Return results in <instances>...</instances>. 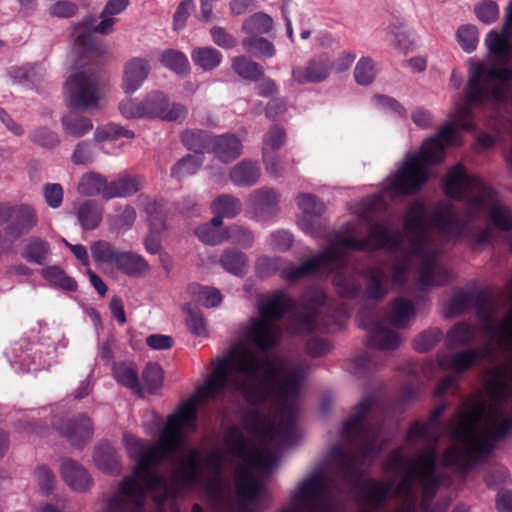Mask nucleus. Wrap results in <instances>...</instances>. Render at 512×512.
<instances>
[{
    "label": "nucleus",
    "instance_id": "1",
    "mask_svg": "<svg viewBox=\"0 0 512 512\" xmlns=\"http://www.w3.org/2000/svg\"><path fill=\"white\" fill-rule=\"evenodd\" d=\"M295 306V301L281 290L261 296L258 299L259 317L251 320L247 339L262 352L274 348L281 337V329L276 322ZM306 375L307 370L302 365L280 372L275 361L265 353L238 345L224 357L217 358L215 368L197 394L201 400L215 399L229 385L234 391H239L247 402L260 404L266 401L269 388L276 386V395L281 403L277 421L257 411L247 412L242 419L244 427L262 439L263 449L249 443L237 426H230L224 435V441L234 456L247 466L269 471L278 462V455L270 449H283L294 443L296 402Z\"/></svg>",
    "mask_w": 512,
    "mask_h": 512
},
{
    "label": "nucleus",
    "instance_id": "2",
    "mask_svg": "<svg viewBox=\"0 0 512 512\" xmlns=\"http://www.w3.org/2000/svg\"><path fill=\"white\" fill-rule=\"evenodd\" d=\"M196 418V403L194 399H190L180 406L177 413L168 417L156 445L132 434H124L125 447L136 464L132 475L121 481L118 491L109 500V512H145L147 491L155 493L157 503L163 504L172 491L165 476L156 468L172 454L177 455L178 462L173 479L180 488L196 487L207 473L204 494L208 504L213 509L224 504V452L216 449L202 457L199 449L183 447V429L187 427L194 431Z\"/></svg>",
    "mask_w": 512,
    "mask_h": 512
},
{
    "label": "nucleus",
    "instance_id": "3",
    "mask_svg": "<svg viewBox=\"0 0 512 512\" xmlns=\"http://www.w3.org/2000/svg\"><path fill=\"white\" fill-rule=\"evenodd\" d=\"M485 391L489 406L480 395H473L462 402L448 423L450 439L462 446L454 444L443 452L442 467L466 474L512 432V360L491 370Z\"/></svg>",
    "mask_w": 512,
    "mask_h": 512
},
{
    "label": "nucleus",
    "instance_id": "4",
    "mask_svg": "<svg viewBox=\"0 0 512 512\" xmlns=\"http://www.w3.org/2000/svg\"><path fill=\"white\" fill-rule=\"evenodd\" d=\"M443 190L447 197L465 199L466 193L476 196L466 199V213L460 216L452 203L441 201L430 216V225L449 238H460L480 215L488 211L492 224L503 231L512 230V211L498 203L496 192L481 178L467 173L462 164L451 168L443 179Z\"/></svg>",
    "mask_w": 512,
    "mask_h": 512
},
{
    "label": "nucleus",
    "instance_id": "5",
    "mask_svg": "<svg viewBox=\"0 0 512 512\" xmlns=\"http://www.w3.org/2000/svg\"><path fill=\"white\" fill-rule=\"evenodd\" d=\"M445 404L437 406L426 422H415L408 430L407 440L421 439L427 443L426 449L416 457L406 458L401 451L390 454L387 467L401 473L399 490L411 493V482L417 479L425 488V497L431 499L440 487V479L436 472L437 443L441 438L440 417L446 410Z\"/></svg>",
    "mask_w": 512,
    "mask_h": 512
},
{
    "label": "nucleus",
    "instance_id": "6",
    "mask_svg": "<svg viewBox=\"0 0 512 512\" xmlns=\"http://www.w3.org/2000/svg\"><path fill=\"white\" fill-rule=\"evenodd\" d=\"M373 405L374 398L365 397L355 406L353 414L343 422L341 437L355 450H347L341 444H334L331 448L337 474L350 486L360 481L364 461L375 459L382 450L379 429L367 420Z\"/></svg>",
    "mask_w": 512,
    "mask_h": 512
},
{
    "label": "nucleus",
    "instance_id": "7",
    "mask_svg": "<svg viewBox=\"0 0 512 512\" xmlns=\"http://www.w3.org/2000/svg\"><path fill=\"white\" fill-rule=\"evenodd\" d=\"M400 240L401 233L398 230L390 232L383 224H372L368 236L363 239L336 233L329 239L328 245L321 252L300 265L283 263L281 278L287 282H294L317 272L336 274V270L343 268L350 260L345 251L347 248L365 250L369 247H383L393 249Z\"/></svg>",
    "mask_w": 512,
    "mask_h": 512
},
{
    "label": "nucleus",
    "instance_id": "8",
    "mask_svg": "<svg viewBox=\"0 0 512 512\" xmlns=\"http://www.w3.org/2000/svg\"><path fill=\"white\" fill-rule=\"evenodd\" d=\"M512 81V69L495 68L483 62H474L469 68L465 87L466 103L458 104L454 110L455 122L464 130L474 129L473 107L487 103L503 104L508 98V82Z\"/></svg>",
    "mask_w": 512,
    "mask_h": 512
},
{
    "label": "nucleus",
    "instance_id": "9",
    "mask_svg": "<svg viewBox=\"0 0 512 512\" xmlns=\"http://www.w3.org/2000/svg\"><path fill=\"white\" fill-rule=\"evenodd\" d=\"M456 134L453 123H445L433 137L427 138L419 154L405 159L386 191L394 195H415L429 179L428 165L444 159V143L452 144Z\"/></svg>",
    "mask_w": 512,
    "mask_h": 512
},
{
    "label": "nucleus",
    "instance_id": "10",
    "mask_svg": "<svg viewBox=\"0 0 512 512\" xmlns=\"http://www.w3.org/2000/svg\"><path fill=\"white\" fill-rule=\"evenodd\" d=\"M382 224L387 226L390 232L398 230L401 233V240L393 249L383 247H380L379 249H385L392 253L398 252L403 241V233L399 229H390L389 223ZM377 249L378 248L369 247L364 251ZM345 251L349 255L350 260L345 266H343V268L336 270V274L333 279V284L339 296L347 299H355L359 297L362 292L360 278L363 277L365 280V297L372 301H381L384 299L390 289V276L384 267L372 266L368 267L364 271H360L352 254V252L359 250L347 248Z\"/></svg>",
    "mask_w": 512,
    "mask_h": 512
},
{
    "label": "nucleus",
    "instance_id": "11",
    "mask_svg": "<svg viewBox=\"0 0 512 512\" xmlns=\"http://www.w3.org/2000/svg\"><path fill=\"white\" fill-rule=\"evenodd\" d=\"M426 217L427 208L425 204L416 200L409 206L405 214L404 228L409 234L412 253L423 255L425 258V264L421 271V280L427 283L433 259L436 254H439V249L428 235Z\"/></svg>",
    "mask_w": 512,
    "mask_h": 512
},
{
    "label": "nucleus",
    "instance_id": "12",
    "mask_svg": "<svg viewBox=\"0 0 512 512\" xmlns=\"http://www.w3.org/2000/svg\"><path fill=\"white\" fill-rule=\"evenodd\" d=\"M438 258L439 254H436L431 265V270L428 274V281L427 283L423 282L421 280V271L425 264V258L423 255L412 253V246H410L407 251L403 252L401 259H399L397 263L393 265L390 283L395 288L404 286L408 280V272L411 268V265L415 260H417L420 263L418 270V284L421 290H426L432 286H440L445 284L449 280L450 274L439 264Z\"/></svg>",
    "mask_w": 512,
    "mask_h": 512
},
{
    "label": "nucleus",
    "instance_id": "13",
    "mask_svg": "<svg viewBox=\"0 0 512 512\" xmlns=\"http://www.w3.org/2000/svg\"><path fill=\"white\" fill-rule=\"evenodd\" d=\"M449 308L455 314L473 308L477 317L483 323L484 331L490 336L491 340L496 342L495 318L497 304L489 295L484 292H458L450 299Z\"/></svg>",
    "mask_w": 512,
    "mask_h": 512
},
{
    "label": "nucleus",
    "instance_id": "14",
    "mask_svg": "<svg viewBox=\"0 0 512 512\" xmlns=\"http://www.w3.org/2000/svg\"><path fill=\"white\" fill-rule=\"evenodd\" d=\"M64 96L71 109L88 111L96 108L100 99L97 78L86 72L71 75L64 85Z\"/></svg>",
    "mask_w": 512,
    "mask_h": 512
},
{
    "label": "nucleus",
    "instance_id": "15",
    "mask_svg": "<svg viewBox=\"0 0 512 512\" xmlns=\"http://www.w3.org/2000/svg\"><path fill=\"white\" fill-rule=\"evenodd\" d=\"M145 118H161L166 121L182 122L188 115V109L181 103H169L164 93L154 91L143 100Z\"/></svg>",
    "mask_w": 512,
    "mask_h": 512
},
{
    "label": "nucleus",
    "instance_id": "16",
    "mask_svg": "<svg viewBox=\"0 0 512 512\" xmlns=\"http://www.w3.org/2000/svg\"><path fill=\"white\" fill-rule=\"evenodd\" d=\"M100 17L102 20L98 24H95V18L87 17L82 22L74 26L72 33L74 43L83 53L94 51L95 41L93 33L108 35L113 31V25L116 21L115 18L111 15H103V11L101 12Z\"/></svg>",
    "mask_w": 512,
    "mask_h": 512
},
{
    "label": "nucleus",
    "instance_id": "17",
    "mask_svg": "<svg viewBox=\"0 0 512 512\" xmlns=\"http://www.w3.org/2000/svg\"><path fill=\"white\" fill-rule=\"evenodd\" d=\"M326 304V296L317 292L303 302V311L295 314L289 328L295 334H308L316 328V319Z\"/></svg>",
    "mask_w": 512,
    "mask_h": 512
},
{
    "label": "nucleus",
    "instance_id": "18",
    "mask_svg": "<svg viewBox=\"0 0 512 512\" xmlns=\"http://www.w3.org/2000/svg\"><path fill=\"white\" fill-rule=\"evenodd\" d=\"M56 428L73 447L77 448L90 442L94 433L92 420L86 414L61 419Z\"/></svg>",
    "mask_w": 512,
    "mask_h": 512
},
{
    "label": "nucleus",
    "instance_id": "19",
    "mask_svg": "<svg viewBox=\"0 0 512 512\" xmlns=\"http://www.w3.org/2000/svg\"><path fill=\"white\" fill-rule=\"evenodd\" d=\"M236 486L239 495V501L235 512H255L249 503L254 501L262 490V482L253 477L247 467L237 468Z\"/></svg>",
    "mask_w": 512,
    "mask_h": 512
},
{
    "label": "nucleus",
    "instance_id": "20",
    "mask_svg": "<svg viewBox=\"0 0 512 512\" xmlns=\"http://www.w3.org/2000/svg\"><path fill=\"white\" fill-rule=\"evenodd\" d=\"M360 326L369 331V345L381 350H394L401 342L399 334L389 329L378 320H365L363 314L359 315Z\"/></svg>",
    "mask_w": 512,
    "mask_h": 512
},
{
    "label": "nucleus",
    "instance_id": "21",
    "mask_svg": "<svg viewBox=\"0 0 512 512\" xmlns=\"http://www.w3.org/2000/svg\"><path fill=\"white\" fill-rule=\"evenodd\" d=\"M7 225V233L20 238L29 233L38 222L35 210L28 205H11Z\"/></svg>",
    "mask_w": 512,
    "mask_h": 512
},
{
    "label": "nucleus",
    "instance_id": "22",
    "mask_svg": "<svg viewBox=\"0 0 512 512\" xmlns=\"http://www.w3.org/2000/svg\"><path fill=\"white\" fill-rule=\"evenodd\" d=\"M280 194L271 187H261L253 190L247 203L251 209L260 217L274 216L278 212Z\"/></svg>",
    "mask_w": 512,
    "mask_h": 512
},
{
    "label": "nucleus",
    "instance_id": "23",
    "mask_svg": "<svg viewBox=\"0 0 512 512\" xmlns=\"http://www.w3.org/2000/svg\"><path fill=\"white\" fill-rule=\"evenodd\" d=\"M331 64L328 57L321 55L311 59L305 70L301 67L292 69V79L298 84L319 83L324 81L330 74Z\"/></svg>",
    "mask_w": 512,
    "mask_h": 512
},
{
    "label": "nucleus",
    "instance_id": "24",
    "mask_svg": "<svg viewBox=\"0 0 512 512\" xmlns=\"http://www.w3.org/2000/svg\"><path fill=\"white\" fill-rule=\"evenodd\" d=\"M60 472L63 481L74 491H88L94 484L86 468L72 459H66L62 462Z\"/></svg>",
    "mask_w": 512,
    "mask_h": 512
},
{
    "label": "nucleus",
    "instance_id": "25",
    "mask_svg": "<svg viewBox=\"0 0 512 512\" xmlns=\"http://www.w3.org/2000/svg\"><path fill=\"white\" fill-rule=\"evenodd\" d=\"M151 67L145 58L134 57L126 62L123 74V89L125 93L132 94L137 91L147 79Z\"/></svg>",
    "mask_w": 512,
    "mask_h": 512
},
{
    "label": "nucleus",
    "instance_id": "26",
    "mask_svg": "<svg viewBox=\"0 0 512 512\" xmlns=\"http://www.w3.org/2000/svg\"><path fill=\"white\" fill-rule=\"evenodd\" d=\"M145 179L141 175L124 174L112 180L107 181L104 190V199L127 198L136 194L144 185Z\"/></svg>",
    "mask_w": 512,
    "mask_h": 512
},
{
    "label": "nucleus",
    "instance_id": "27",
    "mask_svg": "<svg viewBox=\"0 0 512 512\" xmlns=\"http://www.w3.org/2000/svg\"><path fill=\"white\" fill-rule=\"evenodd\" d=\"M393 486V481L383 482L368 478L360 483L359 494L367 505L377 509L384 503Z\"/></svg>",
    "mask_w": 512,
    "mask_h": 512
},
{
    "label": "nucleus",
    "instance_id": "28",
    "mask_svg": "<svg viewBox=\"0 0 512 512\" xmlns=\"http://www.w3.org/2000/svg\"><path fill=\"white\" fill-rule=\"evenodd\" d=\"M242 142L234 134L213 136L210 152L223 163H230L242 153Z\"/></svg>",
    "mask_w": 512,
    "mask_h": 512
},
{
    "label": "nucleus",
    "instance_id": "29",
    "mask_svg": "<svg viewBox=\"0 0 512 512\" xmlns=\"http://www.w3.org/2000/svg\"><path fill=\"white\" fill-rule=\"evenodd\" d=\"M260 175L259 164L256 161L244 159L232 167L229 178L237 187H251L258 183Z\"/></svg>",
    "mask_w": 512,
    "mask_h": 512
},
{
    "label": "nucleus",
    "instance_id": "30",
    "mask_svg": "<svg viewBox=\"0 0 512 512\" xmlns=\"http://www.w3.org/2000/svg\"><path fill=\"white\" fill-rule=\"evenodd\" d=\"M480 356L481 353L479 350L468 349L454 354L440 355L438 358V364L443 369L462 373L470 369Z\"/></svg>",
    "mask_w": 512,
    "mask_h": 512
},
{
    "label": "nucleus",
    "instance_id": "31",
    "mask_svg": "<svg viewBox=\"0 0 512 512\" xmlns=\"http://www.w3.org/2000/svg\"><path fill=\"white\" fill-rule=\"evenodd\" d=\"M94 462L99 470L107 474H118L121 471L119 455L114 446L101 442L94 450Z\"/></svg>",
    "mask_w": 512,
    "mask_h": 512
},
{
    "label": "nucleus",
    "instance_id": "32",
    "mask_svg": "<svg viewBox=\"0 0 512 512\" xmlns=\"http://www.w3.org/2000/svg\"><path fill=\"white\" fill-rule=\"evenodd\" d=\"M112 374L115 380L131 389L135 394L143 397V388L138 375V367L134 362H118L114 363Z\"/></svg>",
    "mask_w": 512,
    "mask_h": 512
},
{
    "label": "nucleus",
    "instance_id": "33",
    "mask_svg": "<svg viewBox=\"0 0 512 512\" xmlns=\"http://www.w3.org/2000/svg\"><path fill=\"white\" fill-rule=\"evenodd\" d=\"M51 254L50 244L37 236L26 239L21 251V256L28 263L44 265Z\"/></svg>",
    "mask_w": 512,
    "mask_h": 512
},
{
    "label": "nucleus",
    "instance_id": "34",
    "mask_svg": "<svg viewBox=\"0 0 512 512\" xmlns=\"http://www.w3.org/2000/svg\"><path fill=\"white\" fill-rule=\"evenodd\" d=\"M297 204L299 209L305 214L306 217H304L301 220V227L302 229L307 233L314 235V229L312 227L310 219H308V216H314V217H320L324 211L325 206L324 204L318 200V198L312 194L308 193H302L299 194L297 197Z\"/></svg>",
    "mask_w": 512,
    "mask_h": 512
},
{
    "label": "nucleus",
    "instance_id": "35",
    "mask_svg": "<svg viewBox=\"0 0 512 512\" xmlns=\"http://www.w3.org/2000/svg\"><path fill=\"white\" fill-rule=\"evenodd\" d=\"M486 46L489 52L505 62H508L512 55V48L510 46V31L505 30L502 26L501 32L491 30L485 38Z\"/></svg>",
    "mask_w": 512,
    "mask_h": 512
},
{
    "label": "nucleus",
    "instance_id": "36",
    "mask_svg": "<svg viewBox=\"0 0 512 512\" xmlns=\"http://www.w3.org/2000/svg\"><path fill=\"white\" fill-rule=\"evenodd\" d=\"M213 136L207 131L199 129L185 130L181 134V142L188 149L195 153V155H202L209 153L211 150Z\"/></svg>",
    "mask_w": 512,
    "mask_h": 512
},
{
    "label": "nucleus",
    "instance_id": "37",
    "mask_svg": "<svg viewBox=\"0 0 512 512\" xmlns=\"http://www.w3.org/2000/svg\"><path fill=\"white\" fill-rule=\"evenodd\" d=\"M113 266L129 276H137L148 270L147 261L142 256L129 251H120Z\"/></svg>",
    "mask_w": 512,
    "mask_h": 512
},
{
    "label": "nucleus",
    "instance_id": "38",
    "mask_svg": "<svg viewBox=\"0 0 512 512\" xmlns=\"http://www.w3.org/2000/svg\"><path fill=\"white\" fill-rule=\"evenodd\" d=\"M414 313L415 309L411 301L406 298L399 297L392 302L388 318L392 326L396 328H405Z\"/></svg>",
    "mask_w": 512,
    "mask_h": 512
},
{
    "label": "nucleus",
    "instance_id": "39",
    "mask_svg": "<svg viewBox=\"0 0 512 512\" xmlns=\"http://www.w3.org/2000/svg\"><path fill=\"white\" fill-rule=\"evenodd\" d=\"M76 216L84 230H93L102 220V209L96 202L87 200L79 205Z\"/></svg>",
    "mask_w": 512,
    "mask_h": 512
},
{
    "label": "nucleus",
    "instance_id": "40",
    "mask_svg": "<svg viewBox=\"0 0 512 512\" xmlns=\"http://www.w3.org/2000/svg\"><path fill=\"white\" fill-rule=\"evenodd\" d=\"M220 264L227 272L236 276H243L248 268L246 255L235 249H226L221 255Z\"/></svg>",
    "mask_w": 512,
    "mask_h": 512
},
{
    "label": "nucleus",
    "instance_id": "41",
    "mask_svg": "<svg viewBox=\"0 0 512 512\" xmlns=\"http://www.w3.org/2000/svg\"><path fill=\"white\" fill-rule=\"evenodd\" d=\"M61 122L65 133L73 138L83 137L93 129L89 118L75 113L63 116Z\"/></svg>",
    "mask_w": 512,
    "mask_h": 512
},
{
    "label": "nucleus",
    "instance_id": "42",
    "mask_svg": "<svg viewBox=\"0 0 512 512\" xmlns=\"http://www.w3.org/2000/svg\"><path fill=\"white\" fill-rule=\"evenodd\" d=\"M107 186V179L101 174L89 172L84 174L77 186V191L83 196L101 195L104 198V190Z\"/></svg>",
    "mask_w": 512,
    "mask_h": 512
},
{
    "label": "nucleus",
    "instance_id": "43",
    "mask_svg": "<svg viewBox=\"0 0 512 512\" xmlns=\"http://www.w3.org/2000/svg\"><path fill=\"white\" fill-rule=\"evenodd\" d=\"M475 335L476 331L473 326L467 323H458L447 333L446 346L449 349H456L467 345L473 341Z\"/></svg>",
    "mask_w": 512,
    "mask_h": 512
},
{
    "label": "nucleus",
    "instance_id": "44",
    "mask_svg": "<svg viewBox=\"0 0 512 512\" xmlns=\"http://www.w3.org/2000/svg\"><path fill=\"white\" fill-rule=\"evenodd\" d=\"M211 209L215 214H222L225 218H235L242 211V203L231 194H222L213 200Z\"/></svg>",
    "mask_w": 512,
    "mask_h": 512
},
{
    "label": "nucleus",
    "instance_id": "45",
    "mask_svg": "<svg viewBox=\"0 0 512 512\" xmlns=\"http://www.w3.org/2000/svg\"><path fill=\"white\" fill-rule=\"evenodd\" d=\"M191 58L195 65L205 71H209L219 66L222 54L212 47H198L192 51Z\"/></svg>",
    "mask_w": 512,
    "mask_h": 512
},
{
    "label": "nucleus",
    "instance_id": "46",
    "mask_svg": "<svg viewBox=\"0 0 512 512\" xmlns=\"http://www.w3.org/2000/svg\"><path fill=\"white\" fill-rule=\"evenodd\" d=\"M202 163V156L187 154L172 166L171 176L181 180L194 175L200 169Z\"/></svg>",
    "mask_w": 512,
    "mask_h": 512
},
{
    "label": "nucleus",
    "instance_id": "47",
    "mask_svg": "<svg viewBox=\"0 0 512 512\" xmlns=\"http://www.w3.org/2000/svg\"><path fill=\"white\" fill-rule=\"evenodd\" d=\"M232 68L240 77L251 81H257L264 75L263 67L246 56L235 57Z\"/></svg>",
    "mask_w": 512,
    "mask_h": 512
},
{
    "label": "nucleus",
    "instance_id": "48",
    "mask_svg": "<svg viewBox=\"0 0 512 512\" xmlns=\"http://www.w3.org/2000/svg\"><path fill=\"white\" fill-rule=\"evenodd\" d=\"M273 29V19L266 13L257 12L245 19L242 30L248 34H268Z\"/></svg>",
    "mask_w": 512,
    "mask_h": 512
},
{
    "label": "nucleus",
    "instance_id": "49",
    "mask_svg": "<svg viewBox=\"0 0 512 512\" xmlns=\"http://www.w3.org/2000/svg\"><path fill=\"white\" fill-rule=\"evenodd\" d=\"M91 255L96 263H104L113 266L120 251L113 244L105 240H99L92 243Z\"/></svg>",
    "mask_w": 512,
    "mask_h": 512
},
{
    "label": "nucleus",
    "instance_id": "50",
    "mask_svg": "<svg viewBox=\"0 0 512 512\" xmlns=\"http://www.w3.org/2000/svg\"><path fill=\"white\" fill-rule=\"evenodd\" d=\"M160 62L166 68L179 75H185L189 72V61L180 51L169 49L161 54Z\"/></svg>",
    "mask_w": 512,
    "mask_h": 512
},
{
    "label": "nucleus",
    "instance_id": "51",
    "mask_svg": "<svg viewBox=\"0 0 512 512\" xmlns=\"http://www.w3.org/2000/svg\"><path fill=\"white\" fill-rule=\"evenodd\" d=\"M242 46L247 52L256 56L271 58L276 53L275 46L272 42L256 35H251L243 39Z\"/></svg>",
    "mask_w": 512,
    "mask_h": 512
},
{
    "label": "nucleus",
    "instance_id": "52",
    "mask_svg": "<svg viewBox=\"0 0 512 512\" xmlns=\"http://www.w3.org/2000/svg\"><path fill=\"white\" fill-rule=\"evenodd\" d=\"M43 277L49 282L61 287L67 291H75L77 289L76 281L67 276L65 272L58 266H48L42 270Z\"/></svg>",
    "mask_w": 512,
    "mask_h": 512
},
{
    "label": "nucleus",
    "instance_id": "53",
    "mask_svg": "<svg viewBox=\"0 0 512 512\" xmlns=\"http://www.w3.org/2000/svg\"><path fill=\"white\" fill-rule=\"evenodd\" d=\"M134 136L133 131L114 123L102 128H97L94 132V140L97 142L113 141L121 137L132 139Z\"/></svg>",
    "mask_w": 512,
    "mask_h": 512
},
{
    "label": "nucleus",
    "instance_id": "54",
    "mask_svg": "<svg viewBox=\"0 0 512 512\" xmlns=\"http://www.w3.org/2000/svg\"><path fill=\"white\" fill-rule=\"evenodd\" d=\"M376 77L374 62L370 57H362L357 62L354 69V78L357 84L367 86L371 84Z\"/></svg>",
    "mask_w": 512,
    "mask_h": 512
},
{
    "label": "nucleus",
    "instance_id": "55",
    "mask_svg": "<svg viewBox=\"0 0 512 512\" xmlns=\"http://www.w3.org/2000/svg\"><path fill=\"white\" fill-rule=\"evenodd\" d=\"M457 41L460 47L467 53L473 52L478 44V29L476 26L462 25L457 30Z\"/></svg>",
    "mask_w": 512,
    "mask_h": 512
},
{
    "label": "nucleus",
    "instance_id": "56",
    "mask_svg": "<svg viewBox=\"0 0 512 512\" xmlns=\"http://www.w3.org/2000/svg\"><path fill=\"white\" fill-rule=\"evenodd\" d=\"M142 379L150 393H156L163 383V370L158 363H148L142 372Z\"/></svg>",
    "mask_w": 512,
    "mask_h": 512
},
{
    "label": "nucleus",
    "instance_id": "57",
    "mask_svg": "<svg viewBox=\"0 0 512 512\" xmlns=\"http://www.w3.org/2000/svg\"><path fill=\"white\" fill-rule=\"evenodd\" d=\"M226 240H230L243 248H250L253 245L254 236L249 229L238 225H232L226 228L225 241Z\"/></svg>",
    "mask_w": 512,
    "mask_h": 512
},
{
    "label": "nucleus",
    "instance_id": "58",
    "mask_svg": "<svg viewBox=\"0 0 512 512\" xmlns=\"http://www.w3.org/2000/svg\"><path fill=\"white\" fill-rule=\"evenodd\" d=\"M191 292L198 296L199 301L207 308L216 307L222 302V295L219 290L212 287L193 285L191 286Z\"/></svg>",
    "mask_w": 512,
    "mask_h": 512
},
{
    "label": "nucleus",
    "instance_id": "59",
    "mask_svg": "<svg viewBox=\"0 0 512 512\" xmlns=\"http://www.w3.org/2000/svg\"><path fill=\"white\" fill-rule=\"evenodd\" d=\"M442 333L438 328H431L414 339L413 346L418 352L431 350L441 339Z\"/></svg>",
    "mask_w": 512,
    "mask_h": 512
},
{
    "label": "nucleus",
    "instance_id": "60",
    "mask_svg": "<svg viewBox=\"0 0 512 512\" xmlns=\"http://www.w3.org/2000/svg\"><path fill=\"white\" fill-rule=\"evenodd\" d=\"M195 233L203 243L208 245H218L225 241L226 228L215 229L209 224H204L199 226Z\"/></svg>",
    "mask_w": 512,
    "mask_h": 512
},
{
    "label": "nucleus",
    "instance_id": "61",
    "mask_svg": "<svg viewBox=\"0 0 512 512\" xmlns=\"http://www.w3.org/2000/svg\"><path fill=\"white\" fill-rule=\"evenodd\" d=\"M285 142V132L282 128L275 125L264 136L263 152H274L280 149Z\"/></svg>",
    "mask_w": 512,
    "mask_h": 512
},
{
    "label": "nucleus",
    "instance_id": "62",
    "mask_svg": "<svg viewBox=\"0 0 512 512\" xmlns=\"http://www.w3.org/2000/svg\"><path fill=\"white\" fill-rule=\"evenodd\" d=\"M387 32L393 38L394 44L403 50H407L411 44L409 39V34L405 29V23L403 21L397 20L391 23Z\"/></svg>",
    "mask_w": 512,
    "mask_h": 512
},
{
    "label": "nucleus",
    "instance_id": "63",
    "mask_svg": "<svg viewBox=\"0 0 512 512\" xmlns=\"http://www.w3.org/2000/svg\"><path fill=\"white\" fill-rule=\"evenodd\" d=\"M187 325L196 336L207 337L208 330L201 311L197 308H187Z\"/></svg>",
    "mask_w": 512,
    "mask_h": 512
},
{
    "label": "nucleus",
    "instance_id": "64",
    "mask_svg": "<svg viewBox=\"0 0 512 512\" xmlns=\"http://www.w3.org/2000/svg\"><path fill=\"white\" fill-rule=\"evenodd\" d=\"M30 140L42 147L52 148L59 143L58 135L46 127L35 129L30 134Z\"/></svg>",
    "mask_w": 512,
    "mask_h": 512
}]
</instances>
